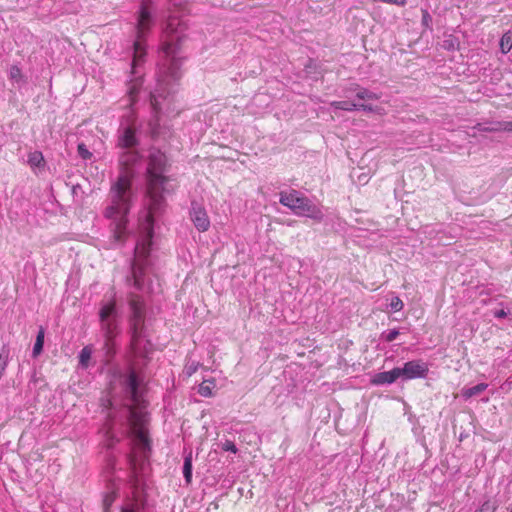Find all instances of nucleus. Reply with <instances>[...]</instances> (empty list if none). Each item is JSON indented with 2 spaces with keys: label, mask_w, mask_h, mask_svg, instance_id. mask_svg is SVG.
<instances>
[{
  "label": "nucleus",
  "mask_w": 512,
  "mask_h": 512,
  "mask_svg": "<svg viewBox=\"0 0 512 512\" xmlns=\"http://www.w3.org/2000/svg\"><path fill=\"white\" fill-rule=\"evenodd\" d=\"M183 475L187 484L192 480V458L188 456L184 459Z\"/></svg>",
  "instance_id": "5701e85b"
},
{
  "label": "nucleus",
  "mask_w": 512,
  "mask_h": 512,
  "mask_svg": "<svg viewBox=\"0 0 512 512\" xmlns=\"http://www.w3.org/2000/svg\"><path fill=\"white\" fill-rule=\"evenodd\" d=\"M136 131L132 126L127 127L123 135L119 138V146L122 148H132L137 144Z\"/></svg>",
  "instance_id": "4468645a"
},
{
  "label": "nucleus",
  "mask_w": 512,
  "mask_h": 512,
  "mask_svg": "<svg viewBox=\"0 0 512 512\" xmlns=\"http://www.w3.org/2000/svg\"><path fill=\"white\" fill-rule=\"evenodd\" d=\"M113 501H114V497L112 495L106 496L104 499L105 507L107 508L108 506H110Z\"/></svg>",
  "instance_id": "ea45409f"
},
{
  "label": "nucleus",
  "mask_w": 512,
  "mask_h": 512,
  "mask_svg": "<svg viewBox=\"0 0 512 512\" xmlns=\"http://www.w3.org/2000/svg\"><path fill=\"white\" fill-rule=\"evenodd\" d=\"M167 166V158L159 150L152 151L148 158L147 167V195L149 198V212L146 217V233L135 247V257L133 263L134 286L141 289L144 283L142 278L147 258L150 254L153 237V217L164 203L163 191L164 184L168 178L164 176Z\"/></svg>",
  "instance_id": "f257e3e1"
},
{
  "label": "nucleus",
  "mask_w": 512,
  "mask_h": 512,
  "mask_svg": "<svg viewBox=\"0 0 512 512\" xmlns=\"http://www.w3.org/2000/svg\"><path fill=\"white\" fill-rule=\"evenodd\" d=\"M476 129L483 132H498V129H496V123H494L491 126H484L482 124H477L475 126Z\"/></svg>",
  "instance_id": "f704fd0d"
},
{
  "label": "nucleus",
  "mask_w": 512,
  "mask_h": 512,
  "mask_svg": "<svg viewBox=\"0 0 512 512\" xmlns=\"http://www.w3.org/2000/svg\"><path fill=\"white\" fill-rule=\"evenodd\" d=\"M115 339L105 338L104 349L106 350V354L109 357H112L115 354Z\"/></svg>",
  "instance_id": "c85d7f7f"
},
{
  "label": "nucleus",
  "mask_w": 512,
  "mask_h": 512,
  "mask_svg": "<svg viewBox=\"0 0 512 512\" xmlns=\"http://www.w3.org/2000/svg\"><path fill=\"white\" fill-rule=\"evenodd\" d=\"M112 221L111 231L115 241L123 242L127 237V216H120L119 218H108Z\"/></svg>",
  "instance_id": "6e6552de"
},
{
  "label": "nucleus",
  "mask_w": 512,
  "mask_h": 512,
  "mask_svg": "<svg viewBox=\"0 0 512 512\" xmlns=\"http://www.w3.org/2000/svg\"><path fill=\"white\" fill-rule=\"evenodd\" d=\"M330 105L336 109L344 111H353L358 109V104L351 101H333Z\"/></svg>",
  "instance_id": "aec40b11"
},
{
  "label": "nucleus",
  "mask_w": 512,
  "mask_h": 512,
  "mask_svg": "<svg viewBox=\"0 0 512 512\" xmlns=\"http://www.w3.org/2000/svg\"><path fill=\"white\" fill-rule=\"evenodd\" d=\"M153 25L151 1L144 0L141 3L137 19V38H144Z\"/></svg>",
  "instance_id": "39448f33"
},
{
  "label": "nucleus",
  "mask_w": 512,
  "mask_h": 512,
  "mask_svg": "<svg viewBox=\"0 0 512 512\" xmlns=\"http://www.w3.org/2000/svg\"><path fill=\"white\" fill-rule=\"evenodd\" d=\"M358 109H362L364 111H368V112H374V113H377L379 115H384L386 114V111L383 107H380V106H372V105H368V104H358Z\"/></svg>",
  "instance_id": "a878e982"
},
{
  "label": "nucleus",
  "mask_w": 512,
  "mask_h": 512,
  "mask_svg": "<svg viewBox=\"0 0 512 512\" xmlns=\"http://www.w3.org/2000/svg\"><path fill=\"white\" fill-rule=\"evenodd\" d=\"M356 97L361 100H377V99H379L378 95L368 91L365 88L359 89L358 92L356 93Z\"/></svg>",
  "instance_id": "393cba45"
},
{
  "label": "nucleus",
  "mask_w": 512,
  "mask_h": 512,
  "mask_svg": "<svg viewBox=\"0 0 512 512\" xmlns=\"http://www.w3.org/2000/svg\"><path fill=\"white\" fill-rule=\"evenodd\" d=\"M9 77L11 80L20 82L23 78L21 69L16 65L12 66L9 71Z\"/></svg>",
  "instance_id": "bb28decb"
},
{
  "label": "nucleus",
  "mask_w": 512,
  "mask_h": 512,
  "mask_svg": "<svg viewBox=\"0 0 512 512\" xmlns=\"http://www.w3.org/2000/svg\"><path fill=\"white\" fill-rule=\"evenodd\" d=\"M77 151L80 157L83 158L84 160H88L92 157V153L87 149L84 143L78 144Z\"/></svg>",
  "instance_id": "c756f323"
},
{
  "label": "nucleus",
  "mask_w": 512,
  "mask_h": 512,
  "mask_svg": "<svg viewBox=\"0 0 512 512\" xmlns=\"http://www.w3.org/2000/svg\"><path fill=\"white\" fill-rule=\"evenodd\" d=\"M391 309L395 312H399L403 309L404 303L399 297H394L390 303Z\"/></svg>",
  "instance_id": "2f4dec72"
},
{
  "label": "nucleus",
  "mask_w": 512,
  "mask_h": 512,
  "mask_svg": "<svg viewBox=\"0 0 512 512\" xmlns=\"http://www.w3.org/2000/svg\"><path fill=\"white\" fill-rule=\"evenodd\" d=\"M28 163L32 167H40L44 164V157L41 152L35 151L29 154Z\"/></svg>",
  "instance_id": "4be33fe9"
},
{
  "label": "nucleus",
  "mask_w": 512,
  "mask_h": 512,
  "mask_svg": "<svg viewBox=\"0 0 512 512\" xmlns=\"http://www.w3.org/2000/svg\"><path fill=\"white\" fill-rule=\"evenodd\" d=\"M398 378H400V368L396 367L390 371H384L375 374L371 378V383L373 385L391 384L394 383Z\"/></svg>",
  "instance_id": "9b49d317"
},
{
  "label": "nucleus",
  "mask_w": 512,
  "mask_h": 512,
  "mask_svg": "<svg viewBox=\"0 0 512 512\" xmlns=\"http://www.w3.org/2000/svg\"><path fill=\"white\" fill-rule=\"evenodd\" d=\"M190 218L196 229L200 232H206L210 228V219L204 207L193 203Z\"/></svg>",
  "instance_id": "0eeeda50"
},
{
  "label": "nucleus",
  "mask_w": 512,
  "mask_h": 512,
  "mask_svg": "<svg viewBox=\"0 0 512 512\" xmlns=\"http://www.w3.org/2000/svg\"><path fill=\"white\" fill-rule=\"evenodd\" d=\"M130 326L132 331L131 348L136 352L138 342L142 337L145 329V318H130Z\"/></svg>",
  "instance_id": "9d476101"
},
{
  "label": "nucleus",
  "mask_w": 512,
  "mask_h": 512,
  "mask_svg": "<svg viewBox=\"0 0 512 512\" xmlns=\"http://www.w3.org/2000/svg\"><path fill=\"white\" fill-rule=\"evenodd\" d=\"M163 52L166 54V56L168 57H173L176 53V47L174 44H172L171 42H166L163 47Z\"/></svg>",
  "instance_id": "473e14b6"
},
{
  "label": "nucleus",
  "mask_w": 512,
  "mask_h": 512,
  "mask_svg": "<svg viewBox=\"0 0 512 512\" xmlns=\"http://www.w3.org/2000/svg\"><path fill=\"white\" fill-rule=\"evenodd\" d=\"M179 25V21L176 18H170L168 20V23L166 25V33L167 34H173L177 32V26Z\"/></svg>",
  "instance_id": "7c9ffc66"
},
{
  "label": "nucleus",
  "mask_w": 512,
  "mask_h": 512,
  "mask_svg": "<svg viewBox=\"0 0 512 512\" xmlns=\"http://www.w3.org/2000/svg\"><path fill=\"white\" fill-rule=\"evenodd\" d=\"M279 202L291 209L298 216H306L317 222L323 220L321 209L313 204L307 197L301 196L296 190L281 192Z\"/></svg>",
  "instance_id": "20e7f679"
},
{
  "label": "nucleus",
  "mask_w": 512,
  "mask_h": 512,
  "mask_svg": "<svg viewBox=\"0 0 512 512\" xmlns=\"http://www.w3.org/2000/svg\"><path fill=\"white\" fill-rule=\"evenodd\" d=\"M44 337H45V331L43 328H40V330L38 331L37 337H36L34 347H33V355L35 357L38 356L43 350Z\"/></svg>",
  "instance_id": "412c9836"
},
{
  "label": "nucleus",
  "mask_w": 512,
  "mask_h": 512,
  "mask_svg": "<svg viewBox=\"0 0 512 512\" xmlns=\"http://www.w3.org/2000/svg\"><path fill=\"white\" fill-rule=\"evenodd\" d=\"M496 129H498V132L499 131L512 132V122L511 121L496 122Z\"/></svg>",
  "instance_id": "72a5a7b5"
},
{
  "label": "nucleus",
  "mask_w": 512,
  "mask_h": 512,
  "mask_svg": "<svg viewBox=\"0 0 512 512\" xmlns=\"http://www.w3.org/2000/svg\"><path fill=\"white\" fill-rule=\"evenodd\" d=\"M100 325L104 334V338L115 339L120 333L116 318L100 322Z\"/></svg>",
  "instance_id": "ddd939ff"
},
{
  "label": "nucleus",
  "mask_w": 512,
  "mask_h": 512,
  "mask_svg": "<svg viewBox=\"0 0 512 512\" xmlns=\"http://www.w3.org/2000/svg\"><path fill=\"white\" fill-rule=\"evenodd\" d=\"M429 371L428 365L422 360L408 361L400 368V377L405 380L424 378Z\"/></svg>",
  "instance_id": "423d86ee"
},
{
  "label": "nucleus",
  "mask_w": 512,
  "mask_h": 512,
  "mask_svg": "<svg viewBox=\"0 0 512 512\" xmlns=\"http://www.w3.org/2000/svg\"><path fill=\"white\" fill-rule=\"evenodd\" d=\"M146 54V48L143 38H137L134 42V55H133V61L132 66L133 68L139 65Z\"/></svg>",
  "instance_id": "dca6fc26"
},
{
  "label": "nucleus",
  "mask_w": 512,
  "mask_h": 512,
  "mask_svg": "<svg viewBox=\"0 0 512 512\" xmlns=\"http://www.w3.org/2000/svg\"><path fill=\"white\" fill-rule=\"evenodd\" d=\"M494 316L497 318H505L507 316V312L505 310L501 309V310L494 312Z\"/></svg>",
  "instance_id": "58836bf2"
},
{
  "label": "nucleus",
  "mask_w": 512,
  "mask_h": 512,
  "mask_svg": "<svg viewBox=\"0 0 512 512\" xmlns=\"http://www.w3.org/2000/svg\"><path fill=\"white\" fill-rule=\"evenodd\" d=\"M110 203L105 208V218L127 216L131 206V173L123 172L111 186L108 194Z\"/></svg>",
  "instance_id": "7ed1b4c3"
},
{
  "label": "nucleus",
  "mask_w": 512,
  "mask_h": 512,
  "mask_svg": "<svg viewBox=\"0 0 512 512\" xmlns=\"http://www.w3.org/2000/svg\"><path fill=\"white\" fill-rule=\"evenodd\" d=\"M122 512H134V511H133V510H130V509H127V508H125V509H122Z\"/></svg>",
  "instance_id": "79ce46f5"
},
{
  "label": "nucleus",
  "mask_w": 512,
  "mask_h": 512,
  "mask_svg": "<svg viewBox=\"0 0 512 512\" xmlns=\"http://www.w3.org/2000/svg\"><path fill=\"white\" fill-rule=\"evenodd\" d=\"M151 103H152L154 110L157 111L158 108H157L156 101L154 99H152Z\"/></svg>",
  "instance_id": "a19ab883"
},
{
  "label": "nucleus",
  "mask_w": 512,
  "mask_h": 512,
  "mask_svg": "<svg viewBox=\"0 0 512 512\" xmlns=\"http://www.w3.org/2000/svg\"><path fill=\"white\" fill-rule=\"evenodd\" d=\"M114 318H116V302L115 300H110L102 305L99 311V319L100 322H104Z\"/></svg>",
  "instance_id": "2eb2a0df"
},
{
  "label": "nucleus",
  "mask_w": 512,
  "mask_h": 512,
  "mask_svg": "<svg viewBox=\"0 0 512 512\" xmlns=\"http://www.w3.org/2000/svg\"><path fill=\"white\" fill-rule=\"evenodd\" d=\"M422 20H423V23H425V24H427L428 21L431 20L430 14L428 13L427 10L422 11Z\"/></svg>",
  "instance_id": "4c0bfd02"
},
{
  "label": "nucleus",
  "mask_w": 512,
  "mask_h": 512,
  "mask_svg": "<svg viewBox=\"0 0 512 512\" xmlns=\"http://www.w3.org/2000/svg\"><path fill=\"white\" fill-rule=\"evenodd\" d=\"M487 384L486 383H480V384H477L473 387H470V388H466V389H463L462 390V395L468 399V398H471L475 395H478L480 393H482L484 390H486L487 388Z\"/></svg>",
  "instance_id": "6ab92c4d"
},
{
  "label": "nucleus",
  "mask_w": 512,
  "mask_h": 512,
  "mask_svg": "<svg viewBox=\"0 0 512 512\" xmlns=\"http://www.w3.org/2000/svg\"><path fill=\"white\" fill-rule=\"evenodd\" d=\"M501 52L506 54L512 49V31H506L500 39Z\"/></svg>",
  "instance_id": "a211bd4d"
},
{
  "label": "nucleus",
  "mask_w": 512,
  "mask_h": 512,
  "mask_svg": "<svg viewBox=\"0 0 512 512\" xmlns=\"http://www.w3.org/2000/svg\"><path fill=\"white\" fill-rule=\"evenodd\" d=\"M496 509H497L496 503L492 502L490 500H487L475 512H495Z\"/></svg>",
  "instance_id": "cd10ccee"
},
{
  "label": "nucleus",
  "mask_w": 512,
  "mask_h": 512,
  "mask_svg": "<svg viewBox=\"0 0 512 512\" xmlns=\"http://www.w3.org/2000/svg\"><path fill=\"white\" fill-rule=\"evenodd\" d=\"M138 161V154L134 151H126L121 154L119 158V164L121 166V172H130L131 179L133 178L132 166Z\"/></svg>",
  "instance_id": "f8f14e48"
},
{
  "label": "nucleus",
  "mask_w": 512,
  "mask_h": 512,
  "mask_svg": "<svg viewBox=\"0 0 512 512\" xmlns=\"http://www.w3.org/2000/svg\"><path fill=\"white\" fill-rule=\"evenodd\" d=\"M138 387V377L135 371L131 370L125 379V388L132 401L129 422L131 431L136 440L143 448H146L149 445L148 432L145 427L146 415L141 409H139L142 399L141 394L138 391Z\"/></svg>",
  "instance_id": "f03ea898"
},
{
  "label": "nucleus",
  "mask_w": 512,
  "mask_h": 512,
  "mask_svg": "<svg viewBox=\"0 0 512 512\" xmlns=\"http://www.w3.org/2000/svg\"><path fill=\"white\" fill-rule=\"evenodd\" d=\"M223 449L225 451H230L232 453H236L237 452V447H236V445L232 441H226L223 444Z\"/></svg>",
  "instance_id": "c9c22d12"
},
{
  "label": "nucleus",
  "mask_w": 512,
  "mask_h": 512,
  "mask_svg": "<svg viewBox=\"0 0 512 512\" xmlns=\"http://www.w3.org/2000/svg\"><path fill=\"white\" fill-rule=\"evenodd\" d=\"M216 387V382L214 379L204 380L198 389V393L203 397H212L213 390Z\"/></svg>",
  "instance_id": "f3484780"
},
{
  "label": "nucleus",
  "mask_w": 512,
  "mask_h": 512,
  "mask_svg": "<svg viewBox=\"0 0 512 512\" xmlns=\"http://www.w3.org/2000/svg\"><path fill=\"white\" fill-rule=\"evenodd\" d=\"M128 304L131 310L130 318H145L146 306L143 298L137 294H130L128 297Z\"/></svg>",
  "instance_id": "1a4fd4ad"
},
{
  "label": "nucleus",
  "mask_w": 512,
  "mask_h": 512,
  "mask_svg": "<svg viewBox=\"0 0 512 512\" xmlns=\"http://www.w3.org/2000/svg\"><path fill=\"white\" fill-rule=\"evenodd\" d=\"M92 349L89 346L84 347L79 355V362L83 367H88L89 361L91 359Z\"/></svg>",
  "instance_id": "b1692460"
},
{
  "label": "nucleus",
  "mask_w": 512,
  "mask_h": 512,
  "mask_svg": "<svg viewBox=\"0 0 512 512\" xmlns=\"http://www.w3.org/2000/svg\"><path fill=\"white\" fill-rule=\"evenodd\" d=\"M398 335H399V331L396 329H393V330L389 331V333L385 336V340L387 342H392L398 337Z\"/></svg>",
  "instance_id": "e433bc0d"
}]
</instances>
